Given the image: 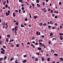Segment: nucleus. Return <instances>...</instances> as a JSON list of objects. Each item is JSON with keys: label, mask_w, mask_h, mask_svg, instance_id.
Masks as SVG:
<instances>
[{"label": "nucleus", "mask_w": 63, "mask_h": 63, "mask_svg": "<svg viewBox=\"0 0 63 63\" xmlns=\"http://www.w3.org/2000/svg\"><path fill=\"white\" fill-rule=\"evenodd\" d=\"M21 27H24V25L23 24H21Z\"/></svg>", "instance_id": "7c9ffc66"}, {"label": "nucleus", "mask_w": 63, "mask_h": 63, "mask_svg": "<svg viewBox=\"0 0 63 63\" xmlns=\"http://www.w3.org/2000/svg\"><path fill=\"white\" fill-rule=\"evenodd\" d=\"M38 33H38V32H36V34L37 35V36L38 35V34H39V35H40V32H39Z\"/></svg>", "instance_id": "f257e3e1"}, {"label": "nucleus", "mask_w": 63, "mask_h": 63, "mask_svg": "<svg viewBox=\"0 0 63 63\" xmlns=\"http://www.w3.org/2000/svg\"><path fill=\"white\" fill-rule=\"evenodd\" d=\"M29 16H30V18H32V17H31V16L30 14H29Z\"/></svg>", "instance_id": "49530a36"}, {"label": "nucleus", "mask_w": 63, "mask_h": 63, "mask_svg": "<svg viewBox=\"0 0 63 63\" xmlns=\"http://www.w3.org/2000/svg\"><path fill=\"white\" fill-rule=\"evenodd\" d=\"M37 49H38V50H41L42 49V48L41 47H38V48Z\"/></svg>", "instance_id": "9d476101"}, {"label": "nucleus", "mask_w": 63, "mask_h": 63, "mask_svg": "<svg viewBox=\"0 0 63 63\" xmlns=\"http://www.w3.org/2000/svg\"><path fill=\"white\" fill-rule=\"evenodd\" d=\"M16 24L17 25H18V22H16Z\"/></svg>", "instance_id": "09e8293b"}, {"label": "nucleus", "mask_w": 63, "mask_h": 63, "mask_svg": "<svg viewBox=\"0 0 63 63\" xmlns=\"http://www.w3.org/2000/svg\"><path fill=\"white\" fill-rule=\"evenodd\" d=\"M35 44L36 45H38V43H35Z\"/></svg>", "instance_id": "603ef678"}, {"label": "nucleus", "mask_w": 63, "mask_h": 63, "mask_svg": "<svg viewBox=\"0 0 63 63\" xmlns=\"http://www.w3.org/2000/svg\"><path fill=\"white\" fill-rule=\"evenodd\" d=\"M7 37L10 38V34H8L7 35Z\"/></svg>", "instance_id": "6ab92c4d"}, {"label": "nucleus", "mask_w": 63, "mask_h": 63, "mask_svg": "<svg viewBox=\"0 0 63 63\" xmlns=\"http://www.w3.org/2000/svg\"><path fill=\"white\" fill-rule=\"evenodd\" d=\"M53 35V34L52 33H50V35L51 36L52 35Z\"/></svg>", "instance_id": "dca6fc26"}, {"label": "nucleus", "mask_w": 63, "mask_h": 63, "mask_svg": "<svg viewBox=\"0 0 63 63\" xmlns=\"http://www.w3.org/2000/svg\"><path fill=\"white\" fill-rule=\"evenodd\" d=\"M15 31H16V30H17V28H16V27H15Z\"/></svg>", "instance_id": "c9c22d12"}, {"label": "nucleus", "mask_w": 63, "mask_h": 63, "mask_svg": "<svg viewBox=\"0 0 63 63\" xmlns=\"http://www.w3.org/2000/svg\"><path fill=\"white\" fill-rule=\"evenodd\" d=\"M23 13H25V11L24 10H23Z\"/></svg>", "instance_id": "4d7b16f0"}, {"label": "nucleus", "mask_w": 63, "mask_h": 63, "mask_svg": "<svg viewBox=\"0 0 63 63\" xmlns=\"http://www.w3.org/2000/svg\"><path fill=\"white\" fill-rule=\"evenodd\" d=\"M7 3H8V4H9V1L8 0H7Z\"/></svg>", "instance_id": "bf43d9fd"}, {"label": "nucleus", "mask_w": 63, "mask_h": 63, "mask_svg": "<svg viewBox=\"0 0 63 63\" xmlns=\"http://www.w3.org/2000/svg\"><path fill=\"white\" fill-rule=\"evenodd\" d=\"M27 57V55H24L23 56V57L25 58Z\"/></svg>", "instance_id": "a878e982"}, {"label": "nucleus", "mask_w": 63, "mask_h": 63, "mask_svg": "<svg viewBox=\"0 0 63 63\" xmlns=\"http://www.w3.org/2000/svg\"><path fill=\"white\" fill-rule=\"evenodd\" d=\"M14 30H15V29L14 28H13L12 29V30H13V31H14Z\"/></svg>", "instance_id": "338daca9"}, {"label": "nucleus", "mask_w": 63, "mask_h": 63, "mask_svg": "<svg viewBox=\"0 0 63 63\" xmlns=\"http://www.w3.org/2000/svg\"><path fill=\"white\" fill-rule=\"evenodd\" d=\"M27 44V45H30V42H28Z\"/></svg>", "instance_id": "3c124183"}, {"label": "nucleus", "mask_w": 63, "mask_h": 63, "mask_svg": "<svg viewBox=\"0 0 63 63\" xmlns=\"http://www.w3.org/2000/svg\"><path fill=\"white\" fill-rule=\"evenodd\" d=\"M2 25H5V23L4 22L3 23V24H2Z\"/></svg>", "instance_id": "864d4df0"}, {"label": "nucleus", "mask_w": 63, "mask_h": 63, "mask_svg": "<svg viewBox=\"0 0 63 63\" xmlns=\"http://www.w3.org/2000/svg\"><path fill=\"white\" fill-rule=\"evenodd\" d=\"M50 24H53V22L52 21H51L50 22Z\"/></svg>", "instance_id": "2f4dec72"}, {"label": "nucleus", "mask_w": 63, "mask_h": 63, "mask_svg": "<svg viewBox=\"0 0 63 63\" xmlns=\"http://www.w3.org/2000/svg\"><path fill=\"white\" fill-rule=\"evenodd\" d=\"M21 6L22 7H24V4H22L21 5Z\"/></svg>", "instance_id": "5fc2aeb1"}, {"label": "nucleus", "mask_w": 63, "mask_h": 63, "mask_svg": "<svg viewBox=\"0 0 63 63\" xmlns=\"http://www.w3.org/2000/svg\"><path fill=\"white\" fill-rule=\"evenodd\" d=\"M43 11L44 12L46 13L47 12V10L46 9V8H45L43 9Z\"/></svg>", "instance_id": "39448f33"}, {"label": "nucleus", "mask_w": 63, "mask_h": 63, "mask_svg": "<svg viewBox=\"0 0 63 63\" xmlns=\"http://www.w3.org/2000/svg\"><path fill=\"white\" fill-rule=\"evenodd\" d=\"M41 36L43 38L45 37V36L44 35H41Z\"/></svg>", "instance_id": "8fccbe9b"}, {"label": "nucleus", "mask_w": 63, "mask_h": 63, "mask_svg": "<svg viewBox=\"0 0 63 63\" xmlns=\"http://www.w3.org/2000/svg\"><path fill=\"white\" fill-rule=\"evenodd\" d=\"M22 62L23 63H25V62H27V60H24L23 61H22Z\"/></svg>", "instance_id": "7ed1b4c3"}, {"label": "nucleus", "mask_w": 63, "mask_h": 63, "mask_svg": "<svg viewBox=\"0 0 63 63\" xmlns=\"http://www.w3.org/2000/svg\"><path fill=\"white\" fill-rule=\"evenodd\" d=\"M19 44H17L16 45V47H19Z\"/></svg>", "instance_id": "412c9836"}, {"label": "nucleus", "mask_w": 63, "mask_h": 63, "mask_svg": "<svg viewBox=\"0 0 63 63\" xmlns=\"http://www.w3.org/2000/svg\"><path fill=\"white\" fill-rule=\"evenodd\" d=\"M54 13H56V14H58L59 12L58 11H54Z\"/></svg>", "instance_id": "aec40b11"}, {"label": "nucleus", "mask_w": 63, "mask_h": 63, "mask_svg": "<svg viewBox=\"0 0 63 63\" xmlns=\"http://www.w3.org/2000/svg\"><path fill=\"white\" fill-rule=\"evenodd\" d=\"M39 2V0H36V2L37 3H38Z\"/></svg>", "instance_id": "79ce46f5"}, {"label": "nucleus", "mask_w": 63, "mask_h": 63, "mask_svg": "<svg viewBox=\"0 0 63 63\" xmlns=\"http://www.w3.org/2000/svg\"><path fill=\"white\" fill-rule=\"evenodd\" d=\"M13 17H15L16 16V14H15V13H13Z\"/></svg>", "instance_id": "9b49d317"}, {"label": "nucleus", "mask_w": 63, "mask_h": 63, "mask_svg": "<svg viewBox=\"0 0 63 63\" xmlns=\"http://www.w3.org/2000/svg\"><path fill=\"white\" fill-rule=\"evenodd\" d=\"M1 53L2 54H5V53L3 52V51H1Z\"/></svg>", "instance_id": "4468645a"}, {"label": "nucleus", "mask_w": 63, "mask_h": 63, "mask_svg": "<svg viewBox=\"0 0 63 63\" xmlns=\"http://www.w3.org/2000/svg\"><path fill=\"white\" fill-rule=\"evenodd\" d=\"M48 27L49 28H50V27H51V26H50L49 25L48 26Z\"/></svg>", "instance_id": "6e6d98bb"}, {"label": "nucleus", "mask_w": 63, "mask_h": 63, "mask_svg": "<svg viewBox=\"0 0 63 63\" xmlns=\"http://www.w3.org/2000/svg\"><path fill=\"white\" fill-rule=\"evenodd\" d=\"M15 63H19V62H17V60H16V61H15Z\"/></svg>", "instance_id": "5701e85b"}, {"label": "nucleus", "mask_w": 63, "mask_h": 63, "mask_svg": "<svg viewBox=\"0 0 63 63\" xmlns=\"http://www.w3.org/2000/svg\"><path fill=\"white\" fill-rule=\"evenodd\" d=\"M31 8H32V6H31V5H30L29 7V9H31Z\"/></svg>", "instance_id": "c03bdc74"}, {"label": "nucleus", "mask_w": 63, "mask_h": 63, "mask_svg": "<svg viewBox=\"0 0 63 63\" xmlns=\"http://www.w3.org/2000/svg\"><path fill=\"white\" fill-rule=\"evenodd\" d=\"M8 13L9 14H10V10H8Z\"/></svg>", "instance_id": "052dcab7"}, {"label": "nucleus", "mask_w": 63, "mask_h": 63, "mask_svg": "<svg viewBox=\"0 0 63 63\" xmlns=\"http://www.w3.org/2000/svg\"><path fill=\"white\" fill-rule=\"evenodd\" d=\"M35 54H36V55H40V53H38L35 52Z\"/></svg>", "instance_id": "ddd939ff"}, {"label": "nucleus", "mask_w": 63, "mask_h": 63, "mask_svg": "<svg viewBox=\"0 0 63 63\" xmlns=\"http://www.w3.org/2000/svg\"><path fill=\"white\" fill-rule=\"evenodd\" d=\"M3 58H0V61H1L2 60H3Z\"/></svg>", "instance_id": "393cba45"}, {"label": "nucleus", "mask_w": 63, "mask_h": 63, "mask_svg": "<svg viewBox=\"0 0 63 63\" xmlns=\"http://www.w3.org/2000/svg\"><path fill=\"white\" fill-rule=\"evenodd\" d=\"M25 20L26 21H27V20H28V19H27V18H26L25 19Z\"/></svg>", "instance_id": "e433bc0d"}, {"label": "nucleus", "mask_w": 63, "mask_h": 63, "mask_svg": "<svg viewBox=\"0 0 63 63\" xmlns=\"http://www.w3.org/2000/svg\"><path fill=\"white\" fill-rule=\"evenodd\" d=\"M44 26H47V24L46 23H45L44 24H43Z\"/></svg>", "instance_id": "b1692460"}, {"label": "nucleus", "mask_w": 63, "mask_h": 63, "mask_svg": "<svg viewBox=\"0 0 63 63\" xmlns=\"http://www.w3.org/2000/svg\"><path fill=\"white\" fill-rule=\"evenodd\" d=\"M51 43V41H49L48 42L49 44V45H50Z\"/></svg>", "instance_id": "ea45409f"}, {"label": "nucleus", "mask_w": 63, "mask_h": 63, "mask_svg": "<svg viewBox=\"0 0 63 63\" xmlns=\"http://www.w3.org/2000/svg\"><path fill=\"white\" fill-rule=\"evenodd\" d=\"M59 38L61 40H62L63 39V38H62V36H60L59 37Z\"/></svg>", "instance_id": "423d86ee"}, {"label": "nucleus", "mask_w": 63, "mask_h": 63, "mask_svg": "<svg viewBox=\"0 0 63 63\" xmlns=\"http://www.w3.org/2000/svg\"><path fill=\"white\" fill-rule=\"evenodd\" d=\"M3 48H6V46H3Z\"/></svg>", "instance_id": "e2e57ef3"}, {"label": "nucleus", "mask_w": 63, "mask_h": 63, "mask_svg": "<svg viewBox=\"0 0 63 63\" xmlns=\"http://www.w3.org/2000/svg\"><path fill=\"white\" fill-rule=\"evenodd\" d=\"M21 12V10L20 9H19V13L20 14V12Z\"/></svg>", "instance_id": "a19ab883"}, {"label": "nucleus", "mask_w": 63, "mask_h": 63, "mask_svg": "<svg viewBox=\"0 0 63 63\" xmlns=\"http://www.w3.org/2000/svg\"><path fill=\"white\" fill-rule=\"evenodd\" d=\"M47 23H48V24H49H49H50V23H49V22L48 21L47 22Z\"/></svg>", "instance_id": "774afa93"}, {"label": "nucleus", "mask_w": 63, "mask_h": 63, "mask_svg": "<svg viewBox=\"0 0 63 63\" xmlns=\"http://www.w3.org/2000/svg\"><path fill=\"white\" fill-rule=\"evenodd\" d=\"M37 6L39 7H40V5L39 4H37Z\"/></svg>", "instance_id": "72a5a7b5"}, {"label": "nucleus", "mask_w": 63, "mask_h": 63, "mask_svg": "<svg viewBox=\"0 0 63 63\" xmlns=\"http://www.w3.org/2000/svg\"><path fill=\"white\" fill-rule=\"evenodd\" d=\"M38 24H39V25L40 26H42V25H43V23H39Z\"/></svg>", "instance_id": "20e7f679"}, {"label": "nucleus", "mask_w": 63, "mask_h": 63, "mask_svg": "<svg viewBox=\"0 0 63 63\" xmlns=\"http://www.w3.org/2000/svg\"><path fill=\"white\" fill-rule=\"evenodd\" d=\"M53 10H51V13H53Z\"/></svg>", "instance_id": "37998d69"}, {"label": "nucleus", "mask_w": 63, "mask_h": 63, "mask_svg": "<svg viewBox=\"0 0 63 63\" xmlns=\"http://www.w3.org/2000/svg\"><path fill=\"white\" fill-rule=\"evenodd\" d=\"M14 58H11L10 59V61H12V60H14Z\"/></svg>", "instance_id": "2eb2a0df"}, {"label": "nucleus", "mask_w": 63, "mask_h": 63, "mask_svg": "<svg viewBox=\"0 0 63 63\" xmlns=\"http://www.w3.org/2000/svg\"><path fill=\"white\" fill-rule=\"evenodd\" d=\"M41 59H42V61H45V59H44V58L43 57H42Z\"/></svg>", "instance_id": "6e6552de"}, {"label": "nucleus", "mask_w": 63, "mask_h": 63, "mask_svg": "<svg viewBox=\"0 0 63 63\" xmlns=\"http://www.w3.org/2000/svg\"><path fill=\"white\" fill-rule=\"evenodd\" d=\"M21 9L22 10H24V7H22Z\"/></svg>", "instance_id": "c756f323"}, {"label": "nucleus", "mask_w": 63, "mask_h": 63, "mask_svg": "<svg viewBox=\"0 0 63 63\" xmlns=\"http://www.w3.org/2000/svg\"><path fill=\"white\" fill-rule=\"evenodd\" d=\"M42 4H43V6H44V5H45V2H43V3H42Z\"/></svg>", "instance_id": "58836bf2"}, {"label": "nucleus", "mask_w": 63, "mask_h": 63, "mask_svg": "<svg viewBox=\"0 0 63 63\" xmlns=\"http://www.w3.org/2000/svg\"><path fill=\"white\" fill-rule=\"evenodd\" d=\"M2 42L1 41H0V45H1V44H2Z\"/></svg>", "instance_id": "a18cd8bd"}, {"label": "nucleus", "mask_w": 63, "mask_h": 63, "mask_svg": "<svg viewBox=\"0 0 63 63\" xmlns=\"http://www.w3.org/2000/svg\"><path fill=\"white\" fill-rule=\"evenodd\" d=\"M60 29H61L62 28V26H60Z\"/></svg>", "instance_id": "0e129e2a"}, {"label": "nucleus", "mask_w": 63, "mask_h": 63, "mask_svg": "<svg viewBox=\"0 0 63 63\" xmlns=\"http://www.w3.org/2000/svg\"><path fill=\"white\" fill-rule=\"evenodd\" d=\"M55 18H57L58 17L57 16H55Z\"/></svg>", "instance_id": "de8ad7c7"}, {"label": "nucleus", "mask_w": 63, "mask_h": 63, "mask_svg": "<svg viewBox=\"0 0 63 63\" xmlns=\"http://www.w3.org/2000/svg\"><path fill=\"white\" fill-rule=\"evenodd\" d=\"M54 55H55V56H58V54H56V53L54 54Z\"/></svg>", "instance_id": "cd10ccee"}, {"label": "nucleus", "mask_w": 63, "mask_h": 63, "mask_svg": "<svg viewBox=\"0 0 63 63\" xmlns=\"http://www.w3.org/2000/svg\"><path fill=\"white\" fill-rule=\"evenodd\" d=\"M7 56H5L4 57V60H6V59H7Z\"/></svg>", "instance_id": "4be33fe9"}, {"label": "nucleus", "mask_w": 63, "mask_h": 63, "mask_svg": "<svg viewBox=\"0 0 63 63\" xmlns=\"http://www.w3.org/2000/svg\"><path fill=\"white\" fill-rule=\"evenodd\" d=\"M47 61L48 62L49 61H50V59L49 58H47Z\"/></svg>", "instance_id": "f3484780"}, {"label": "nucleus", "mask_w": 63, "mask_h": 63, "mask_svg": "<svg viewBox=\"0 0 63 63\" xmlns=\"http://www.w3.org/2000/svg\"><path fill=\"white\" fill-rule=\"evenodd\" d=\"M38 59L37 58H36L35 60V61H38Z\"/></svg>", "instance_id": "473e14b6"}, {"label": "nucleus", "mask_w": 63, "mask_h": 63, "mask_svg": "<svg viewBox=\"0 0 63 63\" xmlns=\"http://www.w3.org/2000/svg\"><path fill=\"white\" fill-rule=\"evenodd\" d=\"M5 14L6 16H8L10 15V14H9L8 13H7V12H6Z\"/></svg>", "instance_id": "f03ea898"}, {"label": "nucleus", "mask_w": 63, "mask_h": 63, "mask_svg": "<svg viewBox=\"0 0 63 63\" xmlns=\"http://www.w3.org/2000/svg\"><path fill=\"white\" fill-rule=\"evenodd\" d=\"M32 40H34V37H32Z\"/></svg>", "instance_id": "680f3d73"}, {"label": "nucleus", "mask_w": 63, "mask_h": 63, "mask_svg": "<svg viewBox=\"0 0 63 63\" xmlns=\"http://www.w3.org/2000/svg\"><path fill=\"white\" fill-rule=\"evenodd\" d=\"M62 3H61V1H60L59 2V5L60 6L61 5V4H62Z\"/></svg>", "instance_id": "c85d7f7f"}, {"label": "nucleus", "mask_w": 63, "mask_h": 63, "mask_svg": "<svg viewBox=\"0 0 63 63\" xmlns=\"http://www.w3.org/2000/svg\"><path fill=\"white\" fill-rule=\"evenodd\" d=\"M3 3L4 5H5V4H6L5 1H4Z\"/></svg>", "instance_id": "a211bd4d"}, {"label": "nucleus", "mask_w": 63, "mask_h": 63, "mask_svg": "<svg viewBox=\"0 0 63 63\" xmlns=\"http://www.w3.org/2000/svg\"><path fill=\"white\" fill-rule=\"evenodd\" d=\"M5 7L6 8H8V5L7 4H6L5 5Z\"/></svg>", "instance_id": "4c0bfd02"}, {"label": "nucleus", "mask_w": 63, "mask_h": 63, "mask_svg": "<svg viewBox=\"0 0 63 63\" xmlns=\"http://www.w3.org/2000/svg\"><path fill=\"white\" fill-rule=\"evenodd\" d=\"M32 43H33V44H35V42L34 41H33L32 42Z\"/></svg>", "instance_id": "69168bd1"}, {"label": "nucleus", "mask_w": 63, "mask_h": 63, "mask_svg": "<svg viewBox=\"0 0 63 63\" xmlns=\"http://www.w3.org/2000/svg\"><path fill=\"white\" fill-rule=\"evenodd\" d=\"M1 50H2V51H3V52H5V50H4V48H1Z\"/></svg>", "instance_id": "0eeeda50"}, {"label": "nucleus", "mask_w": 63, "mask_h": 63, "mask_svg": "<svg viewBox=\"0 0 63 63\" xmlns=\"http://www.w3.org/2000/svg\"><path fill=\"white\" fill-rule=\"evenodd\" d=\"M32 6H33V7L35 6V5H34V3H32Z\"/></svg>", "instance_id": "13d9d810"}, {"label": "nucleus", "mask_w": 63, "mask_h": 63, "mask_svg": "<svg viewBox=\"0 0 63 63\" xmlns=\"http://www.w3.org/2000/svg\"><path fill=\"white\" fill-rule=\"evenodd\" d=\"M19 2H21L22 3H23V1H22V0H19Z\"/></svg>", "instance_id": "1a4fd4ad"}, {"label": "nucleus", "mask_w": 63, "mask_h": 63, "mask_svg": "<svg viewBox=\"0 0 63 63\" xmlns=\"http://www.w3.org/2000/svg\"><path fill=\"white\" fill-rule=\"evenodd\" d=\"M59 35H61V36H62V35H63V34L60 33H59Z\"/></svg>", "instance_id": "f704fd0d"}, {"label": "nucleus", "mask_w": 63, "mask_h": 63, "mask_svg": "<svg viewBox=\"0 0 63 63\" xmlns=\"http://www.w3.org/2000/svg\"><path fill=\"white\" fill-rule=\"evenodd\" d=\"M38 17L37 16H34V18H35V19H36V18H38Z\"/></svg>", "instance_id": "f8f14e48"}, {"label": "nucleus", "mask_w": 63, "mask_h": 63, "mask_svg": "<svg viewBox=\"0 0 63 63\" xmlns=\"http://www.w3.org/2000/svg\"><path fill=\"white\" fill-rule=\"evenodd\" d=\"M6 41L7 42H9V38L7 39L6 40Z\"/></svg>", "instance_id": "bb28decb"}]
</instances>
